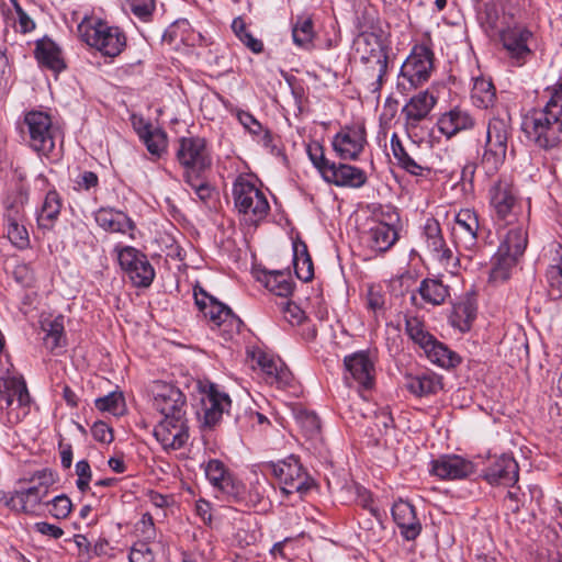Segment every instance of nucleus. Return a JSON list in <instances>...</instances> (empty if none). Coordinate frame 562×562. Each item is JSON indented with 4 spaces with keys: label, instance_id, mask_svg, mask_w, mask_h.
<instances>
[{
    "label": "nucleus",
    "instance_id": "423d86ee",
    "mask_svg": "<svg viewBox=\"0 0 562 562\" xmlns=\"http://www.w3.org/2000/svg\"><path fill=\"white\" fill-rule=\"evenodd\" d=\"M78 31L83 42L108 57L119 56L126 46L124 32L99 19H85Z\"/></svg>",
    "mask_w": 562,
    "mask_h": 562
},
{
    "label": "nucleus",
    "instance_id": "9d476101",
    "mask_svg": "<svg viewBox=\"0 0 562 562\" xmlns=\"http://www.w3.org/2000/svg\"><path fill=\"white\" fill-rule=\"evenodd\" d=\"M31 396L22 376L0 378V407L7 411L8 422L18 424L29 413Z\"/></svg>",
    "mask_w": 562,
    "mask_h": 562
},
{
    "label": "nucleus",
    "instance_id": "1a4fd4ad",
    "mask_svg": "<svg viewBox=\"0 0 562 562\" xmlns=\"http://www.w3.org/2000/svg\"><path fill=\"white\" fill-rule=\"evenodd\" d=\"M490 204L494 212V218L502 224H514L521 216L530 217V207L525 212L514 186L502 179L490 189Z\"/></svg>",
    "mask_w": 562,
    "mask_h": 562
},
{
    "label": "nucleus",
    "instance_id": "09e8293b",
    "mask_svg": "<svg viewBox=\"0 0 562 562\" xmlns=\"http://www.w3.org/2000/svg\"><path fill=\"white\" fill-rule=\"evenodd\" d=\"M232 30L238 40L254 54H260L263 50L262 41L256 38L246 26L245 21L238 16L233 20Z\"/></svg>",
    "mask_w": 562,
    "mask_h": 562
},
{
    "label": "nucleus",
    "instance_id": "f704fd0d",
    "mask_svg": "<svg viewBox=\"0 0 562 562\" xmlns=\"http://www.w3.org/2000/svg\"><path fill=\"white\" fill-rule=\"evenodd\" d=\"M251 358L261 368L270 383H277L278 385L288 383L290 379L289 371L284 370L282 367L279 368L272 357L257 349L251 352Z\"/></svg>",
    "mask_w": 562,
    "mask_h": 562
},
{
    "label": "nucleus",
    "instance_id": "2f4dec72",
    "mask_svg": "<svg viewBox=\"0 0 562 562\" xmlns=\"http://www.w3.org/2000/svg\"><path fill=\"white\" fill-rule=\"evenodd\" d=\"M34 55L38 64L55 72H60L66 68L60 48L50 38L36 41Z\"/></svg>",
    "mask_w": 562,
    "mask_h": 562
},
{
    "label": "nucleus",
    "instance_id": "37998d69",
    "mask_svg": "<svg viewBox=\"0 0 562 562\" xmlns=\"http://www.w3.org/2000/svg\"><path fill=\"white\" fill-rule=\"evenodd\" d=\"M424 352L429 361L442 368H452L461 362L460 357L454 351L449 349L435 337L431 344L424 349Z\"/></svg>",
    "mask_w": 562,
    "mask_h": 562
},
{
    "label": "nucleus",
    "instance_id": "13d9d810",
    "mask_svg": "<svg viewBox=\"0 0 562 562\" xmlns=\"http://www.w3.org/2000/svg\"><path fill=\"white\" fill-rule=\"evenodd\" d=\"M7 236L20 249L27 247L30 244L29 233L23 223L7 224Z\"/></svg>",
    "mask_w": 562,
    "mask_h": 562
},
{
    "label": "nucleus",
    "instance_id": "72a5a7b5",
    "mask_svg": "<svg viewBox=\"0 0 562 562\" xmlns=\"http://www.w3.org/2000/svg\"><path fill=\"white\" fill-rule=\"evenodd\" d=\"M520 258L521 257L519 256L510 255L509 252L502 251V249L497 248L492 261L490 282L503 283L507 281Z\"/></svg>",
    "mask_w": 562,
    "mask_h": 562
},
{
    "label": "nucleus",
    "instance_id": "ddd939ff",
    "mask_svg": "<svg viewBox=\"0 0 562 562\" xmlns=\"http://www.w3.org/2000/svg\"><path fill=\"white\" fill-rule=\"evenodd\" d=\"M121 269L127 274L134 286L148 288L155 279V269L147 256L132 246H116Z\"/></svg>",
    "mask_w": 562,
    "mask_h": 562
},
{
    "label": "nucleus",
    "instance_id": "20e7f679",
    "mask_svg": "<svg viewBox=\"0 0 562 562\" xmlns=\"http://www.w3.org/2000/svg\"><path fill=\"white\" fill-rule=\"evenodd\" d=\"M510 136L512 124L508 114L490 119L485 143L480 155V167L486 176L496 175L504 165Z\"/></svg>",
    "mask_w": 562,
    "mask_h": 562
},
{
    "label": "nucleus",
    "instance_id": "412c9836",
    "mask_svg": "<svg viewBox=\"0 0 562 562\" xmlns=\"http://www.w3.org/2000/svg\"><path fill=\"white\" fill-rule=\"evenodd\" d=\"M194 300L198 308L215 326L224 323L239 325L241 321L225 304L218 302L215 297L209 295L201 286L194 288Z\"/></svg>",
    "mask_w": 562,
    "mask_h": 562
},
{
    "label": "nucleus",
    "instance_id": "9b49d317",
    "mask_svg": "<svg viewBox=\"0 0 562 562\" xmlns=\"http://www.w3.org/2000/svg\"><path fill=\"white\" fill-rule=\"evenodd\" d=\"M55 128L52 117L43 111H30L24 115L21 133L29 135V145L36 153L48 157L55 148Z\"/></svg>",
    "mask_w": 562,
    "mask_h": 562
},
{
    "label": "nucleus",
    "instance_id": "052dcab7",
    "mask_svg": "<svg viewBox=\"0 0 562 562\" xmlns=\"http://www.w3.org/2000/svg\"><path fill=\"white\" fill-rule=\"evenodd\" d=\"M74 189L78 192H95L99 188V177L95 172L83 170L74 181Z\"/></svg>",
    "mask_w": 562,
    "mask_h": 562
},
{
    "label": "nucleus",
    "instance_id": "6ab92c4d",
    "mask_svg": "<svg viewBox=\"0 0 562 562\" xmlns=\"http://www.w3.org/2000/svg\"><path fill=\"white\" fill-rule=\"evenodd\" d=\"M480 231L479 217L473 210L464 209L457 213L452 227V237L457 246L467 250L474 249Z\"/></svg>",
    "mask_w": 562,
    "mask_h": 562
},
{
    "label": "nucleus",
    "instance_id": "dca6fc26",
    "mask_svg": "<svg viewBox=\"0 0 562 562\" xmlns=\"http://www.w3.org/2000/svg\"><path fill=\"white\" fill-rule=\"evenodd\" d=\"M201 409L198 412L202 427L213 428L216 426L232 404L229 396L218 391L217 385L209 383L202 389Z\"/></svg>",
    "mask_w": 562,
    "mask_h": 562
},
{
    "label": "nucleus",
    "instance_id": "69168bd1",
    "mask_svg": "<svg viewBox=\"0 0 562 562\" xmlns=\"http://www.w3.org/2000/svg\"><path fill=\"white\" fill-rule=\"evenodd\" d=\"M92 437L102 443H110L113 441L114 436L112 429L104 422H95L91 427Z\"/></svg>",
    "mask_w": 562,
    "mask_h": 562
},
{
    "label": "nucleus",
    "instance_id": "4468645a",
    "mask_svg": "<svg viewBox=\"0 0 562 562\" xmlns=\"http://www.w3.org/2000/svg\"><path fill=\"white\" fill-rule=\"evenodd\" d=\"M367 144V130L363 123L342 126L331 140L336 155L341 160L351 161L360 158Z\"/></svg>",
    "mask_w": 562,
    "mask_h": 562
},
{
    "label": "nucleus",
    "instance_id": "bb28decb",
    "mask_svg": "<svg viewBox=\"0 0 562 562\" xmlns=\"http://www.w3.org/2000/svg\"><path fill=\"white\" fill-rule=\"evenodd\" d=\"M504 225L508 226V229L503 236L498 249L522 257L528 245L529 216H521L514 224Z\"/></svg>",
    "mask_w": 562,
    "mask_h": 562
},
{
    "label": "nucleus",
    "instance_id": "f257e3e1",
    "mask_svg": "<svg viewBox=\"0 0 562 562\" xmlns=\"http://www.w3.org/2000/svg\"><path fill=\"white\" fill-rule=\"evenodd\" d=\"M153 407L162 418L154 428V436L164 449L178 450L189 439L188 403L182 391L167 382H155L151 389Z\"/></svg>",
    "mask_w": 562,
    "mask_h": 562
},
{
    "label": "nucleus",
    "instance_id": "e433bc0d",
    "mask_svg": "<svg viewBox=\"0 0 562 562\" xmlns=\"http://www.w3.org/2000/svg\"><path fill=\"white\" fill-rule=\"evenodd\" d=\"M258 280L265 286L278 296L286 297L293 292V282L288 273L281 270L267 271L263 270Z\"/></svg>",
    "mask_w": 562,
    "mask_h": 562
},
{
    "label": "nucleus",
    "instance_id": "2eb2a0df",
    "mask_svg": "<svg viewBox=\"0 0 562 562\" xmlns=\"http://www.w3.org/2000/svg\"><path fill=\"white\" fill-rule=\"evenodd\" d=\"M432 68L434 52L426 45H415L401 67V76L418 87L428 81Z\"/></svg>",
    "mask_w": 562,
    "mask_h": 562
},
{
    "label": "nucleus",
    "instance_id": "a18cd8bd",
    "mask_svg": "<svg viewBox=\"0 0 562 562\" xmlns=\"http://www.w3.org/2000/svg\"><path fill=\"white\" fill-rule=\"evenodd\" d=\"M547 281L549 284V293L553 299L562 296V246L558 245L554 256L547 269Z\"/></svg>",
    "mask_w": 562,
    "mask_h": 562
},
{
    "label": "nucleus",
    "instance_id": "393cba45",
    "mask_svg": "<svg viewBox=\"0 0 562 562\" xmlns=\"http://www.w3.org/2000/svg\"><path fill=\"white\" fill-rule=\"evenodd\" d=\"M436 103L437 98L427 90L413 95L402 109L406 127L416 128L422 121L428 117Z\"/></svg>",
    "mask_w": 562,
    "mask_h": 562
},
{
    "label": "nucleus",
    "instance_id": "c85d7f7f",
    "mask_svg": "<svg viewBox=\"0 0 562 562\" xmlns=\"http://www.w3.org/2000/svg\"><path fill=\"white\" fill-rule=\"evenodd\" d=\"M346 371L362 387L371 389L374 383V366L366 351L355 352L345 357Z\"/></svg>",
    "mask_w": 562,
    "mask_h": 562
},
{
    "label": "nucleus",
    "instance_id": "0e129e2a",
    "mask_svg": "<svg viewBox=\"0 0 562 562\" xmlns=\"http://www.w3.org/2000/svg\"><path fill=\"white\" fill-rule=\"evenodd\" d=\"M14 280L23 286H31L34 281V271L27 263H19L13 270Z\"/></svg>",
    "mask_w": 562,
    "mask_h": 562
},
{
    "label": "nucleus",
    "instance_id": "603ef678",
    "mask_svg": "<svg viewBox=\"0 0 562 562\" xmlns=\"http://www.w3.org/2000/svg\"><path fill=\"white\" fill-rule=\"evenodd\" d=\"M94 406L101 412H109L120 416L125 411V400L122 393L112 392L94 401Z\"/></svg>",
    "mask_w": 562,
    "mask_h": 562
},
{
    "label": "nucleus",
    "instance_id": "473e14b6",
    "mask_svg": "<svg viewBox=\"0 0 562 562\" xmlns=\"http://www.w3.org/2000/svg\"><path fill=\"white\" fill-rule=\"evenodd\" d=\"M397 240V232L386 223H376L368 232V246L378 252H385Z\"/></svg>",
    "mask_w": 562,
    "mask_h": 562
},
{
    "label": "nucleus",
    "instance_id": "0eeeda50",
    "mask_svg": "<svg viewBox=\"0 0 562 562\" xmlns=\"http://www.w3.org/2000/svg\"><path fill=\"white\" fill-rule=\"evenodd\" d=\"M54 482L52 471H38L31 480L33 484L30 487L15 491L10 495L0 492V501L3 499L5 506L16 513L34 514L48 495L49 486Z\"/></svg>",
    "mask_w": 562,
    "mask_h": 562
},
{
    "label": "nucleus",
    "instance_id": "58836bf2",
    "mask_svg": "<svg viewBox=\"0 0 562 562\" xmlns=\"http://www.w3.org/2000/svg\"><path fill=\"white\" fill-rule=\"evenodd\" d=\"M228 503L238 505L241 509L263 507L265 491L260 484L251 485L248 490L240 482L238 490L235 491Z\"/></svg>",
    "mask_w": 562,
    "mask_h": 562
},
{
    "label": "nucleus",
    "instance_id": "c9c22d12",
    "mask_svg": "<svg viewBox=\"0 0 562 562\" xmlns=\"http://www.w3.org/2000/svg\"><path fill=\"white\" fill-rule=\"evenodd\" d=\"M61 199L56 190L47 192L37 215V225L42 229H53L61 211Z\"/></svg>",
    "mask_w": 562,
    "mask_h": 562
},
{
    "label": "nucleus",
    "instance_id": "bf43d9fd",
    "mask_svg": "<svg viewBox=\"0 0 562 562\" xmlns=\"http://www.w3.org/2000/svg\"><path fill=\"white\" fill-rule=\"evenodd\" d=\"M16 15V31L22 34L31 33L35 30L36 23L29 13L21 7L18 0H10Z\"/></svg>",
    "mask_w": 562,
    "mask_h": 562
},
{
    "label": "nucleus",
    "instance_id": "f8f14e48",
    "mask_svg": "<svg viewBox=\"0 0 562 562\" xmlns=\"http://www.w3.org/2000/svg\"><path fill=\"white\" fill-rule=\"evenodd\" d=\"M271 469L284 495L296 493L302 498L314 486V480L303 469L299 458L293 454L272 463Z\"/></svg>",
    "mask_w": 562,
    "mask_h": 562
},
{
    "label": "nucleus",
    "instance_id": "f03ea898",
    "mask_svg": "<svg viewBox=\"0 0 562 562\" xmlns=\"http://www.w3.org/2000/svg\"><path fill=\"white\" fill-rule=\"evenodd\" d=\"M522 128L540 148L557 147L562 140V104L549 97L543 108L528 112Z\"/></svg>",
    "mask_w": 562,
    "mask_h": 562
},
{
    "label": "nucleus",
    "instance_id": "5701e85b",
    "mask_svg": "<svg viewBox=\"0 0 562 562\" xmlns=\"http://www.w3.org/2000/svg\"><path fill=\"white\" fill-rule=\"evenodd\" d=\"M483 477L492 485L515 484L519 477L518 463L513 457L503 454L490 463Z\"/></svg>",
    "mask_w": 562,
    "mask_h": 562
},
{
    "label": "nucleus",
    "instance_id": "680f3d73",
    "mask_svg": "<svg viewBox=\"0 0 562 562\" xmlns=\"http://www.w3.org/2000/svg\"><path fill=\"white\" fill-rule=\"evenodd\" d=\"M131 12L142 21H148L156 8L155 0H126Z\"/></svg>",
    "mask_w": 562,
    "mask_h": 562
},
{
    "label": "nucleus",
    "instance_id": "6e6d98bb",
    "mask_svg": "<svg viewBox=\"0 0 562 562\" xmlns=\"http://www.w3.org/2000/svg\"><path fill=\"white\" fill-rule=\"evenodd\" d=\"M45 504L50 506L49 513L56 519L67 518L72 509V503L66 494L55 496L52 501H48Z\"/></svg>",
    "mask_w": 562,
    "mask_h": 562
},
{
    "label": "nucleus",
    "instance_id": "cd10ccee",
    "mask_svg": "<svg viewBox=\"0 0 562 562\" xmlns=\"http://www.w3.org/2000/svg\"><path fill=\"white\" fill-rule=\"evenodd\" d=\"M437 126L442 135L452 138L463 131L472 130L475 126V120L468 111L456 106L439 116Z\"/></svg>",
    "mask_w": 562,
    "mask_h": 562
},
{
    "label": "nucleus",
    "instance_id": "b1692460",
    "mask_svg": "<svg viewBox=\"0 0 562 562\" xmlns=\"http://www.w3.org/2000/svg\"><path fill=\"white\" fill-rule=\"evenodd\" d=\"M423 237L425 239L427 249L432 254L434 258L442 265H450L454 259L453 250L447 245L440 224L437 220L430 217L426 220L423 227Z\"/></svg>",
    "mask_w": 562,
    "mask_h": 562
},
{
    "label": "nucleus",
    "instance_id": "8fccbe9b",
    "mask_svg": "<svg viewBox=\"0 0 562 562\" xmlns=\"http://www.w3.org/2000/svg\"><path fill=\"white\" fill-rule=\"evenodd\" d=\"M44 330L46 334L43 341L48 350L54 351L56 348L65 345L63 317H57L49 322L47 328H44Z\"/></svg>",
    "mask_w": 562,
    "mask_h": 562
},
{
    "label": "nucleus",
    "instance_id": "4c0bfd02",
    "mask_svg": "<svg viewBox=\"0 0 562 562\" xmlns=\"http://www.w3.org/2000/svg\"><path fill=\"white\" fill-rule=\"evenodd\" d=\"M476 312L477 306L475 302L467 297L453 306L450 323L462 333L469 331L476 317Z\"/></svg>",
    "mask_w": 562,
    "mask_h": 562
},
{
    "label": "nucleus",
    "instance_id": "774afa93",
    "mask_svg": "<svg viewBox=\"0 0 562 562\" xmlns=\"http://www.w3.org/2000/svg\"><path fill=\"white\" fill-rule=\"evenodd\" d=\"M374 425L380 432H386L390 428L394 427V419L387 407L381 408L376 412Z\"/></svg>",
    "mask_w": 562,
    "mask_h": 562
},
{
    "label": "nucleus",
    "instance_id": "e2e57ef3",
    "mask_svg": "<svg viewBox=\"0 0 562 562\" xmlns=\"http://www.w3.org/2000/svg\"><path fill=\"white\" fill-rule=\"evenodd\" d=\"M76 474L78 476L76 481L77 488L81 493H86L90 490V481L92 477L91 468L87 460H80L76 463Z\"/></svg>",
    "mask_w": 562,
    "mask_h": 562
},
{
    "label": "nucleus",
    "instance_id": "7c9ffc66",
    "mask_svg": "<svg viewBox=\"0 0 562 562\" xmlns=\"http://www.w3.org/2000/svg\"><path fill=\"white\" fill-rule=\"evenodd\" d=\"M95 222L104 231L126 234L135 228L134 222L123 212L102 207L95 213Z\"/></svg>",
    "mask_w": 562,
    "mask_h": 562
},
{
    "label": "nucleus",
    "instance_id": "864d4df0",
    "mask_svg": "<svg viewBox=\"0 0 562 562\" xmlns=\"http://www.w3.org/2000/svg\"><path fill=\"white\" fill-rule=\"evenodd\" d=\"M295 420L307 438H313L321 430V422L314 412L307 409H299L295 413Z\"/></svg>",
    "mask_w": 562,
    "mask_h": 562
},
{
    "label": "nucleus",
    "instance_id": "aec40b11",
    "mask_svg": "<svg viewBox=\"0 0 562 562\" xmlns=\"http://www.w3.org/2000/svg\"><path fill=\"white\" fill-rule=\"evenodd\" d=\"M430 473L441 480H462L474 473L472 461L458 454H443L431 461Z\"/></svg>",
    "mask_w": 562,
    "mask_h": 562
},
{
    "label": "nucleus",
    "instance_id": "79ce46f5",
    "mask_svg": "<svg viewBox=\"0 0 562 562\" xmlns=\"http://www.w3.org/2000/svg\"><path fill=\"white\" fill-rule=\"evenodd\" d=\"M417 291L425 303L434 306L443 304L449 296V286L443 284L441 280L435 278L424 279Z\"/></svg>",
    "mask_w": 562,
    "mask_h": 562
},
{
    "label": "nucleus",
    "instance_id": "5fc2aeb1",
    "mask_svg": "<svg viewBox=\"0 0 562 562\" xmlns=\"http://www.w3.org/2000/svg\"><path fill=\"white\" fill-rule=\"evenodd\" d=\"M143 143L153 156L159 158L167 150L168 136L164 130L156 127L143 139Z\"/></svg>",
    "mask_w": 562,
    "mask_h": 562
},
{
    "label": "nucleus",
    "instance_id": "c756f323",
    "mask_svg": "<svg viewBox=\"0 0 562 562\" xmlns=\"http://www.w3.org/2000/svg\"><path fill=\"white\" fill-rule=\"evenodd\" d=\"M405 387L413 395L424 397L437 394L443 389V383L440 375L425 371L417 374H405Z\"/></svg>",
    "mask_w": 562,
    "mask_h": 562
},
{
    "label": "nucleus",
    "instance_id": "c03bdc74",
    "mask_svg": "<svg viewBox=\"0 0 562 562\" xmlns=\"http://www.w3.org/2000/svg\"><path fill=\"white\" fill-rule=\"evenodd\" d=\"M471 100L476 108L488 109L495 104L496 90L493 82L485 78H476L471 90Z\"/></svg>",
    "mask_w": 562,
    "mask_h": 562
},
{
    "label": "nucleus",
    "instance_id": "338daca9",
    "mask_svg": "<svg viewBox=\"0 0 562 562\" xmlns=\"http://www.w3.org/2000/svg\"><path fill=\"white\" fill-rule=\"evenodd\" d=\"M140 557L145 558L147 562L154 559V552L147 542H137L131 550L130 562H139Z\"/></svg>",
    "mask_w": 562,
    "mask_h": 562
},
{
    "label": "nucleus",
    "instance_id": "6e6552de",
    "mask_svg": "<svg viewBox=\"0 0 562 562\" xmlns=\"http://www.w3.org/2000/svg\"><path fill=\"white\" fill-rule=\"evenodd\" d=\"M175 155L183 169L182 177L209 172L212 168V155L204 137L189 135L178 138Z\"/></svg>",
    "mask_w": 562,
    "mask_h": 562
},
{
    "label": "nucleus",
    "instance_id": "4be33fe9",
    "mask_svg": "<svg viewBox=\"0 0 562 562\" xmlns=\"http://www.w3.org/2000/svg\"><path fill=\"white\" fill-rule=\"evenodd\" d=\"M323 179L336 187L359 189L363 187L368 177L364 170L348 164L333 162L323 172Z\"/></svg>",
    "mask_w": 562,
    "mask_h": 562
},
{
    "label": "nucleus",
    "instance_id": "4d7b16f0",
    "mask_svg": "<svg viewBox=\"0 0 562 562\" xmlns=\"http://www.w3.org/2000/svg\"><path fill=\"white\" fill-rule=\"evenodd\" d=\"M307 155L314 167L321 172L323 176V172L326 170L327 166H330L334 161H330L326 158L324 147L318 142H312L307 145Z\"/></svg>",
    "mask_w": 562,
    "mask_h": 562
},
{
    "label": "nucleus",
    "instance_id": "a878e982",
    "mask_svg": "<svg viewBox=\"0 0 562 562\" xmlns=\"http://www.w3.org/2000/svg\"><path fill=\"white\" fill-rule=\"evenodd\" d=\"M392 516L404 539L411 541L419 536L422 525L411 503L403 499L395 502L392 506Z\"/></svg>",
    "mask_w": 562,
    "mask_h": 562
},
{
    "label": "nucleus",
    "instance_id": "a19ab883",
    "mask_svg": "<svg viewBox=\"0 0 562 562\" xmlns=\"http://www.w3.org/2000/svg\"><path fill=\"white\" fill-rule=\"evenodd\" d=\"M293 266L295 274L300 280L308 282L313 279V261L308 254L306 244L302 240L293 243Z\"/></svg>",
    "mask_w": 562,
    "mask_h": 562
},
{
    "label": "nucleus",
    "instance_id": "3c124183",
    "mask_svg": "<svg viewBox=\"0 0 562 562\" xmlns=\"http://www.w3.org/2000/svg\"><path fill=\"white\" fill-rule=\"evenodd\" d=\"M293 42L300 46L307 48L311 46L314 31L313 22L310 18H299L292 30Z\"/></svg>",
    "mask_w": 562,
    "mask_h": 562
},
{
    "label": "nucleus",
    "instance_id": "39448f33",
    "mask_svg": "<svg viewBox=\"0 0 562 562\" xmlns=\"http://www.w3.org/2000/svg\"><path fill=\"white\" fill-rule=\"evenodd\" d=\"M375 20V16L368 11V24H359L360 31L355 38L353 45L360 60L363 64H371L372 70L376 71V83L378 88H380L387 72L389 55L387 48L378 33Z\"/></svg>",
    "mask_w": 562,
    "mask_h": 562
},
{
    "label": "nucleus",
    "instance_id": "ea45409f",
    "mask_svg": "<svg viewBox=\"0 0 562 562\" xmlns=\"http://www.w3.org/2000/svg\"><path fill=\"white\" fill-rule=\"evenodd\" d=\"M391 149L397 165L408 173L413 176H424L425 171L429 172L428 168L423 167L407 153L396 133L391 137Z\"/></svg>",
    "mask_w": 562,
    "mask_h": 562
},
{
    "label": "nucleus",
    "instance_id": "49530a36",
    "mask_svg": "<svg viewBox=\"0 0 562 562\" xmlns=\"http://www.w3.org/2000/svg\"><path fill=\"white\" fill-rule=\"evenodd\" d=\"M207 172L183 176V181L195 192L196 196L204 204H209L215 194L214 188L206 178Z\"/></svg>",
    "mask_w": 562,
    "mask_h": 562
},
{
    "label": "nucleus",
    "instance_id": "de8ad7c7",
    "mask_svg": "<svg viewBox=\"0 0 562 562\" xmlns=\"http://www.w3.org/2000/svg\"><path fill=\"white\" fill-rule=\"evenodd\" d=\"M405 333L423 350L434 339V336L425 329L424 322L416 316L405 317Z\"/></svg>",
    "mask_w": 562,
    "mask_h": 562
},
{
    "label": "nucleus",
    "instance_id": "f3484780",
    "mask_svg": "<svg viewBox=\"0 0 562 562\" xmlns=\"http://www.w3.org/2000/svg\"><path fill=\"white\" fill-rule=\"evenodd\" d=\"M532 33L521 24L507 26L499 31V40L503 47L508 53L512 59H515L517 65H522L527 57L532 55L529 47V42L532 40Z\"/></svg>",
    "mask_w": 562,
    "mask_h": 562
},
{
    "label": "nucleus",
    "instance_id": "7ed1b4c3",
    "mask_svg": "<svg viewBox=\"0 0 562 562\" xmlns=\"http://www.w3.org/2000/svg\"><path fill=\"white\" fill-rule=\"evenodd\" d=\"M234 207L240 221L248 226H258L270 211L266 194L257 187L250 175L241 173L233 182Z\"/></svg>",
    "mask_w": 562,
    "mask_h": 562
},
{
    "label": "nucleus",
    "instance_id": "a211bd4d",
    "mask_svg": "<svg viewBox=\"0 0 562 562\" xmlns=\"http://www.w3.org/2000/svg\"><path fill=\"white\" fill-rule=\"evenodd\" d=\"M204 472L216 492V497L229 502L241 481L218 459H211L206 463Z\"/></svg>",
    "mask_w": 562,
    "mask_h": 562
}]
</instances>
